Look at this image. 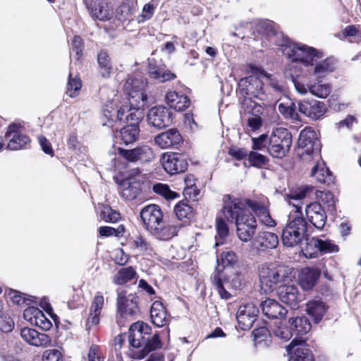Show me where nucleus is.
<instances>
[{
  "label": "nucleus",
  "instance_id": "obj_1",
  "mask_svg": "<svg viewBox=\"0 0 361 361\" xmlns=\"http://www.w3.org/2000/svg\"><path fill=\"white\" fill-rule=\"evenodd\" d=\"M223 200L221 211L224 218L227 221L235 224L237 235L243 242L251 240L257 228L255 217L247 210V207L255 213L262 224L271 227L275 226V221L269 214V202L266 197L245 199L227 195Z\"/></svg>",
  "mask_w": 361,
  "mask_h": 361
},
{
  "label": "nucleus",
  "instance_id": "obj_2",
  "mask_svg": "<svg viewBox=\"0 0 361 361\" xmlns=\"http://www.w3.org/2000/svg\"><path fill=\"white\" fill-rule=\"evenodd\" d=\"M312 187L305 185L288 195L289 204L293 207L295 215L290 214L289 220L282 231L281 240L286 247H295L307 235V223L301 212L300 201L312 191Z\"/></svg>",
  "mask_w": 361,
  "mask_h": 361
},
{
  "label": "nucleus",
  "instance_id": "obj_3",
  "mask_svg": "<svg viewBox=\"0 0 361 361\" xmlns=\"http://www.w3.org/2000/svg\"><path fill=\"white\" fill-rule=\"evenodd\" d=\"M146 86L147 81L141 76L130 78L126 81L124 90L128 94L130 106H123L117 111V120L138 126L144 118V108L147 104Z\"/></svg>",
  "mask_w": 361,
  "mask_h": 361
},
{
  "label": "nucleus",
  "instance_id": "obj_4",
  "mask_svg": "<svg viewBox=\"0 0 361 361\" xmlns=\"http://www.w3.org/2000/svg\"><path fill=\"white\" fill-rule=\"evenodd\" d=\"M140 216L145 229L159 240L171 239L177 235L183 226L180 223L165 225L160 207L154 204L144 207L140 212Z\"/></svg>",
  "mask_w": 361,
  "mask_h": 361
},
{
  "label": "nucleus",
  "instance_id": "obj_5",
  "mask_svg": "<svg viewBox=\"0 0 361 361\" xmlns=\"http://www.w3.org/2000/svg\"><path fill=\"white\" fill-rule=\"evenodd\" d=\"M258 277L261 289L271 292L280 284L292 281L290 269L274 262H264L258 266Z\"/></svg>",
  "mask_w": 361,
  "mask_h": 361
},
{
  "label": "nucleus",
  "instance_id": "obj_6",
  "mask_svg": "<svg viewBox=\"0 0 361 361\" xmlns=\"http://www.w3.org/2000/svg\"><path fill=\"white\" fill-rule=\"evenodd\" d=\"M139 298L136 294H127L126 290L118 291L116 322L120 326H124L128 322L135 319L140 313Z\"/></svg>",
  "mask_w": 361,
  "mask_h": 361
},
{
  "label": "nucleus",
  "instance_id": "obj_7",
  "mask_svg": "<svg viewBox=\"0 0 361 361\" xmlns=\"http://www.w3.org/2000/svg\"><path fill=\"white\" fill-rule=\"evenodd\" d=\"M321 144L316 132L310 127L301 130L298 138V154L304 162L320 159Z\"/></svg>",
  "mask_w": 361,
  "mask_h": 361
},
{
  "label": "nucleus",
  "instance_id": "obj_8",
  "mask_svg": "<svg viewBox=\"0 0 361 361\" xmlns=\"http://www.w3.org/2000/svg\"><path fill=\"white\" fill-rule=\"evenodd\" d=\"M292 145V135L285 128L273 129L269 137L267 151L269 154L277 159H283L290 151Z\"/></svg>",
  "mask_w": 361,
  "mask_h": 361
},
{
  "label": "nucleus",
  "instance_id": "obj_9",
  "mask_svg": "<svg viewBox=\"0 0 361 361\" xmlns=\"http://www.w3.org/2000/svg\"><path fill=\"white\" fill-rule=\"evenodd\" d=\"M238 93L244 96V99L253 98L262 102V105H266L265 102L271 99L267 92L262 81L255 75H250L243 78L238 82Z\"/></svg>",
  "mask_w": 361,
  "mask_h": 361
},
{
  "label": "nucleus",
  "instance_id": "obj_10",
  "mask_svg": "<svg viewBox=\"0 0 361 361\" xmlns=\"http://www.w3.org/2000/svg\"><path fill=\"white\" fill-rule=\"evenodd\" d=\"M283 52L293 62L300 61L305 65H314L323 57L321 52L303 44H292L283 47Z\"/></svg>",
  "mask_w": 361,
  "mask_h": 361
},
{
  "label": "nucleus",
  "instance_id": "obj_11",
  "mask_svg": "<svg viewBox=\"0 0 361 361\" xmlns=\"http://www.w3.org/2000/svg\"><path fill=\"white\" fill-rule=\"evenodd\" d=\"M237 260L236 255L232 251L224 252L221 254V264H220L219 260L217 259L218 265L212 276V281L221 298L228 299L231 298V294L224 287L221 273L226 267L234 264L237 262Z\"/></svg>",
  "mask_w": 361,
  "mask_h": 361
},
{
  "label": "nucleus",
  "instance_id": "obj_12",
  "mask_svg": "<svg viewBox=\"0 0 361 361\" xmlns=\"http://www.w3.org/2000/svg\"><path fill=\"white\" fill-rule=\"evenodd\" d=\"M285 74L286 76H290L296 91L302 95L310 92L312 94L317 97L326 98L331 92L330 85L323 82L321 80L317 79L314 82L310 81L305 85L295 79L291 74H289L287 69L285 71Z\"/></svg>",
  "mask_w": 361,
  "mask_h": 361
},
{
  "label": "nucleus",
  "instance_id": "obj_13",
  "mask_svg": "<svg viewBox=\"0 0 361 361\" xmlns=\"http://www.w3.org/2000/svg\"><path fill=\"white\" fill-rule=\"evenodd\" d=\"M338 250V246L331 240L311 238H306V245L302 249V252L306 258H314L319 252H334Z\"/></svg>",
  "mask_w": 361,
  "mask_h": 361
},
{
  "label": "nucleus",
  "instance_id": "obj_14",
  "mask_svg": "<svg viewBox=\"0 0 361 361\" xmlns=\"http://www.w3.org/2000/svg\"><path fill=\"white\" fill-rule=\"evenodd\" d=\"M162 165L164 170L171 175L185 171L188 166L184 154L172 152L163 154Z\"/></svg>",
  "mask_w": 361,
  "mask_h": 361
},
{
  "label": "nucleus",
  "instance_id": "obj_15",
  "mask_svg": "<svg viewBox=\"0 0 361 361\" xmlns=\"http://www.w3.org/2000/svg\"><path fill=\"white\" fill-rule=\"evenodd\" d=\"M147 121L150 126L156 128H164L172 123V113L165 106H154L147 114Z\"/></svg>",
  "mask_w": 361,
  "mask_h": 361
},
{
  "label": "nucleus",
  "instance_id": "obj_16",
  "mask_svg": "<svg viewBox=\"0 0 361 361\" xmlns=\"http://www.w3.org/2000/svg\"><path fill=\"white\" fill-rule=\"evenodd\" d=\"M241 104L246 112L252 114L247 120V126L252 131L259 129L262 125V120L260 115L262 114L264 111V105H262L251 100L250 98L243 99L241 102Z\"/></svg>",
  "mask_w": 361,
  "mask_h": 361
},
{
  "label": "nucleus",
  "instance_id": "obj_17",
  "mask_svg": "<svg viewBox=\"0 0 361 361\" xmlns=\"http://www.w3.org/2000/svg\"><path fill=\"white\" fill-rule=\"evenodd\" d=\"M289 323L290 324L293 334L296 337L286 347L288 351L290 347H295L299 343H305V340L303 339L302 336L307 334L312 327L309 319L305 316L292 317L289 319Z\"/></svg>",
  "mask_w": 361,
  "mask_h": 361
},
{
  "label": "nucleus",
  "instance_id": "obj_18",
  "mask_svg": "<svg viewBox=\"0 0 361 361\" xmlns=\"http://www.w3.org/2000/svg\"><path fill=\"white\" fill-rule=\"evenodd\" d=\"M151 327L143 322H137L130 325L128 341L130 346L138 348L146 343L147 336L151 334Z\"/></svg>",
  "mask_w": 361,
  "mask_h": 361
},
{
  "label": "nucleus",
  "instance_id": "obj_19",
  "mask_svg": "<svg viewBox=\"0 0 361 361\" xmlns=\"http://www.w3.org/2000/svg\"><path fill=\"white\" fill-rule=\"evenodd\" d=\"M259 314L258 307L252 302L240 305L236 314L239 326L243 330L250 329Z\"/></svg>",
  "mask_w": 361,
  "mask_h": 361
},
{
  "label": "nucleus",
  "instance_id": "obj_20",
  "mask_svg": "<svg viewBox=\"0 0 361 361\" xmlns=\"http://www.w3.org/2000/svg\"><path fill=\"white\" fill-rule=\"evenodd\" d=\"M21 126L13 123L8 127L6 137L8 140L7 148L11 150H18L25 147L30 142V138L21 133Z\"/></svg>",
  "mask_w": 361,
  "mask_h": 361
},
{
  "label": "nucleus",
  "instance_id": "obj_21",
  "mask_svg": "<svg viewBox=\"0 0 361 361\" xmlns=\"http://www.w3.org/2000/svg\"><path fill=\"white\" fill-rule=\"evenodd\" d=\"M120 154L132 162H149L154 159L152 149L147 145H142L132 149H120Z\"/></svg>",
  "mask_w": 361,
  "mask_h": 361
},
{
  "label": "nucleus",
  "instance_id": "obj_22",
  "mask_svg": "<svg viewBox=\"0 0 361 361\" xmlns=\"http://www.w3.org/2000/svg\"><path fill=\"white\" fill-rule=\"evenodd\" d=\"M277 295L279 299L292 308L298 307V303L302 300V297L298 293V290L294 285L282 283L278 286Z\"/></svg>",
  "mask_w": 361,
  "mask_h": 361
},
{
  "label": "nucleus",
  "instance_id": "obj_23",
  "mask_svg": "<svg viewBox=\"0 0 361 361\" xmlns=\"http://www.w3.org/2000/svg\"><path fill=\"white\" fill-rule=\"evenodd\" d=\"M298 109L300 113L306 116L317 120L326 112V106L324 102L317 100H302L298 104Z\"/></svg>",
  "mask_w": 361,
  "mask_h": 361
},
{
  "label": "nucleus",
  "instance_id": "obj_24",
  "mask_svg": "<svg viewBox=\"0 0 361 361\" xmlns=\"http://www.w3.org/2000/svg\"><path fill=\"white\" fill-rule=\"evenodd\" d=\"M305 213L307 219L312 225L318 229H322L326 221V214L318 202H312L306 206Z\"/></svg>",
  "mask_w": 361,
  "mask_h": 361
},
{
  "label": "nucleus",
  "instance_id": "obj_25",
  "mask_svg": "<svg viewBox=\"0 0 361 361\" xmlns=\"http://www.w3.org/2000/svg\"><path fill=\"white\" fill-rule=\"evenodd\" d=\"M91 16L99 20H108L113 16V8L106 1L92 0L91 5H86Z\"/></svg>",
  "mask_w": 361,
  "mask_h": 361
},
{
  "label": "nucleus",
  "instance_id": "obj_26",
  "mask_svg": "<svg viewBox=\"0 0 361 361\" xmlns=\"http://www.w3.org/2000/svg\"><path fill=\"white\" fill-rule=\"evenodd\" d=\"M20 336L30 345L37 347H46L51 343V338L47 334L39 333L35 329L28 327L21 329Z\"/></svg>",
  "mask_w": 361,
  "mask_h": 361
},
{
  "label": "nucleus",
  "instance_id": "obj_27",
  "mask_svg": "<svg viewBox=\"0 0 361 361\" xmlns=\"http://www.w3.org/2000/svg\"><path fill=\"white\" fill-rule=\"evenodd\" d=\"M278 244V235L269 231L259 232L253 240V245L259 251L276 248Z\"/></svg>",
  "mask_w": 361,
  "mask_h": 361
},
{
  "label": "nucleus",
  "instance_id": "obj_28",
  "mask_svg": "<svg viewBox=\"0 0 361 361\" xmlns=\"http://www.w3.org/2000/svg\"><path fill=\"white\" fill-rule=\"evenodd\" d=\"M140 192V183L139 179L133 177L123 180L119 184V192L121 196L126 200H135Z\"/></svg>",
  "mask_w": 361,
  "mask_h": 361
},
{
  "label": "nucleus",
  "instance_id": "obj_29",
  "mask_svg": "<svg viewBox=\"0 0 361 361\" xmlns=\"http://www.w3.org/2000/svg\"><path fill=\"white\" fill-rule=\"evenodd\" d=\"M154 141L161 148L166 149L180 143L182 136L177 129L171 128L157 135Z\"/></svg>",
  "mask_w": 361,
  "mask_h": 361
},
{
  "label": "nucleus",
  "instance_id": "obj_30",
  "mask_svg": "<svg viewBox=\"0 0 361 361\" xmlns=\"http://www.w3.org/2000/svg\"><path fill=\"white\" fill-rule=\"evenodd\" d=\"M261 307L263 314L269 319H282L287 314V310L277 301L267 299L262 302Z\"/></svg>",
  "mask_w": 361,
  "mask_h": 361
},
{
  "label": "nucleus",
  "instance_id": "obj_31",
  "mask_svg": "<svg viewBox=\"0 0 361 361\" xmlns=\"http://www.w3.org/2000/svg\"><path fill=\"white\" fill-rule=\"evenodd\" d=\"M310 162L314 164L311 171V176L314 177L320 183L329 184L333 182L332 174L322 160L321 157L320 159H311L309 163Z\"/></svg>",
  "mask_w": 361,
  "mask_h": 361
},
{
  "label": "nucleus",
  "instance_id": "obj_32",
  "mask_svg": "<svg viewBox=\"0 0 361 361\" xmlns=\"http://www.w3.org/2000/svg\"><path fill=\"white\" fill-rule=\"evenodd\" d=\"M320 276V271L317 268H303L299 276V283L304 290H310L316 284Z\"/></svg>",
  "mask_w": 361,
  "mask_h": 361
},
{
  "label": "nucleus",
  "instance_id": "obj_33",
  "mask_svg": "<svg viewBox=\"0 0 361 361\" xmlns=\"http://www.w3.org/2000/svg\"><path fill=\"white\" fill-rule=\"evenodd\" d=\"M150 316L152 323L158 326L162 327L169 322V317L163 304L159 301L152 303L150 310Z\"/></svg>",
  "mask_w": 361,
  "mask_h": 361
},
{
  "label": "nucleus",
  "instance_id": "obj_34",
  "mask_svg": "<svg viewBox=\"0 0 361 361\" xmlns=\"http://www.w3.org/2000/svg\"><path fill=\"white\" fill-rule=\"evenodd\" d=\"M140 134L139 126L136 124H128L116 132L115 137L120 139L125 145H128L135 142Z\"/></svg>",
  "mask_w": 361,
  "mask_h": 361
},
{
  "label": "nucleus",
  "instance_id": "obj_35",
  "mask_svg": "<svg viewBox=\"0 0 361 361\" xmlns=\"http://www.w3.org/2000/svg\"><path fill=\"white\" fill-rule=\"evenodd\" d=\"M166 102L171 108L178 111H184L190 105L189 98L184 94H179L176 91H170L166 94Z\"/></svg>",
  "mask_w": 361,
  "mask_h": 361
},
{
  "label": "nucleus",
  "instance_id": "obj_36",
  "mask_svg": "<svg viewBox=\"0 0 361 361\" xmlns=\"http://www.w3.org/2000/svg\"><path fill=\"white\" fill-rule=\"evenodd\" d=\"M148 73L152 79L157 80L160 82H164L176 78L174 73L166 71L163 67L158 66L154 62V59H149Z\"/></svg>",
  "mask_w": 361,
  "mask_h": 361
},
{
  "label": "nucleus",
  "instance_id": "obj_37",
  "mask_svg": "<svg viewBox=\"0 0 361 361\" xmlns=\"http://www.w3.org/2000/svg\"><path fill=\"white\" fill-rule=\"evenodd\" d=\"M298 343L295 347H290L288 353L290 354V361H313L314 356L312 351L302 345Z\"/></svg>",
  "mask_w": 361,
  "mask_h": 361
},
{
  "label": "nucleus",
  "instance_id": "obj_38",
  "mask_svg": "<svg viewBox=\"0 0 361 361\" xmlns=\"http://www.w3.org/2000/svg\"><path fill=\"white\" fill-rule=\"evenodd\" d=\"M104 299L101 293H97L92 300L90 313L87 319L88 324L96 325L99 322V315L104 306Z\"/></svg>",
  "mask_w": 361,
  "mask_h": 361
},
{
  "label": "nucleus",
  "instance_id": "obj_39",
  "mask_svg": "<svg viewBox=\"0 0 361 361\" xmlns=\"http://www.w3.org/2000/svg\"><path fill=\"white\" fill-rule=\"evenodd\" d=\"M326 310V305L321 300H311L306 305V312L315 323L322 320Z\"/></svg>",
  "mask_w": 361,
  "mask_h": 361
},
{
  "label": "nucleus",
  "instance_id": "obj_40",
  "mask_svg": "<svg viewBox=\"0 0 361 361\" xmlns=\"http://www.w3.org/2000/svg\"><path fill=\"white\" fill-rule=\"evenodd\" d=\"M137 11V5L132 1L122 3L116 10V16L121 20H130Z\"/></svg>",
  "mask_w": 361,
  "mask_h": 361
},
{
  "label": "nucleus",
  "instance_id": "obj_41",
  "mask_svg": "<svg viewBox=\"0 0 361 361\" xmlns=\"http://www.w3.org/2000/svg\"><path fill=\"white\" fill-rule=\"evenodd\" d=\"M222 215H224L222 214ZM226 220L224 218V216H220L216 219V235L215 236V244L214 246L217 247L220 245L224 244L226 238L228 235V226L227 224L225 222Z\"/></svg>",
  "mask_w": 361,
  "mask_h": 361
},
{
  "label": "nucleus",
  "instance_id": "obj_42",
  "mask_svg": "<svg viewBox=\"0 0 361 361\" xmlns=\"http://www.w3.org/2000/svg\"><path fill=\"white\" fill-rule=\"evenodd\" d=\"M161 347V342L159 334H156L149 338L147 336L146 343L144 345V348L138 353L137 358L142 359L150 352L157 350Z\"/></svg>",
  "mask_w": 361,
  "mask_h": 361
},
{
  "label": "nucleus",
  "instance_id": "obj_43",
  "mask_svg": "<svg viewBox=\"0 0 361 361\" xmlns=\"http://www.w3.org/2000/svg\"><path fill=\"white\" fill-rule=\"evenodd\" d=\"M278 109L285 118L299 120V115L296 111V106L293 102L288 100L287 102L279 103Z\"/></svg>",
  "mask_w": 361,
  "mask_h": 361
},
{
  "label": "nucleus",
  "instance_id": "obj_44",
  "mask_svg": "<svg viewBox=\"0 0 361 361\" xmlns=\"http://www.w3.org/2000/svg\"><path fill=\"white\" fill-rule=\"evenodd\" d=\"M132 247L140 253H149L152 251L150 243L142 235H136L130 238Z\"/></svg>",
  "mask_w": 361,
  "mask_h": 361
},
{
  "label": "nucleus",
  "instance_id": "obj_45",
  "mask_svg": "<svg viewBox=\"0 0 361 361\" xmlns=\"http://www.w3.org/2000/svg\"><path fill=\"white\" fill-rule=\"evenodd\" d=\"M136 272L132 267L121 269L114 277V283L118 285H123L133 279Z\"/></svg>",
  "mask_w": 361,
  "mask_h": 361
},
{
  "label": "nucleus",
  "instance_id": "obj_46",
  "mask_svg": "<svg viewBox=\"0 0 361 361\" xmlns=\"http://www.w3.org/2000/svg\"><path fill=\"white\" fill-rule=\"evenodd\" d=\"M82 87L80 79L75 75L73 77L71 73H69L68 81L67 84L66 94L71 97H76Z\"/></svg>",
  "mask_w": 361,
  "mask_h": 361
},
{
  "label": "nucleus",
  "instance_id": "obj_47",
  "mask_svg": "<svg viewBox=\"0 0 361 361\" xmlns=\"http://www.w3.org/2000/svg\"><path fill=\"white\" fill-rule=\"evenodd\" d=\"M333 71L334 66L331 61L329 59H325L316 64L314 73L319 78Z\"/></svg>",
  "mask_w": 361,
  "mask_h": 361
},
{
  "label": "nucleus",
  "instance_id": "obj_48",
  "mask_svg": "<svg viewBox=\"0 0 361 361\" xmlns=\"http://www.w3.org/2000/svg\"><path fill=\"white\" fill-rule=\"evenodd\" d=\"M153 191L167 200H173L178 197L176 192L172 191L166 184L156 183L153 185Z\"/></svg>",
  "mask_w": 361,
  "mask_h": 361
},
{
  "label": "nucleus",
  "instance_id": "obj_49",
  "mask_svg": "<svg viewBox=\"0 0 361 361\" xmlns=\"http://www.w3.org/2000/svg\"><path fill=\"white\" fill-rule=\"evenodd\" d=\"M226 283H228L234 289H240L245 284V281L242 273L235 272L228 277Z\"/></svg>",
  "mask_w": 361,
  "mask_h": 361
},
{
  "label": "nucleus",
  "instance_id": "obj_50",
  "mask_svg": "<svg viewBox=\"0 0 361 361\" xmlns=\"http://www.w3.org/2000/svg\"><path fill=\"white\" fill-rule=\"evenodd\" d=\"M269 85L273 94H275V99L286 94V88L282 81L269 77Z\"/></svg>",
  "mask_w": 361,
  "mask_h": 361
},
{
  "label": "nucleus",
  "instance_id": "obj_51",
  "mask_svg": "<svg viewBox=\"0 0 361 361\" xmlns=\"http://www.w3.org/2000/svg\"><path fill=\"white\" fill-rule=\"evenodd\" d=\"M174 212L179 220H183L189 217L192 208L188 204L180 202L175 206Z\"/></svg>",
  "mask_w": 361,
  "mask_h": 361
},
{
  "label": "nucleus",
  "instance_id": "obj_52",
  "mask_svg": "<svg viewBox=\"0 0 361 361\" xmlns=\"http://www.w3.org/2000/svg\"><path fill=\"white\" fill-rule=\"evenodd\" d=\"M248 161L251 165L257 167H261L267 164L268 159L267 157L259 153L250 152L248 154Z\"/></svg>",
  "mask_w": 361,
  "mask_h": 361
},
{
  "label": "nucleus",
  "instance_id": "obj_53",
  "mask_svg": "<svg viewBox=\"0 0 361 361\" xmlns=\"http://www.w3.org/2000/svg\"><path fill=\"white\" fill-rule=\"evenodd\" d=\"M100 216L106 222L109 223H116L121 218V215L118 212L109 207H105L104 210L101 212Z\"/></svg>",
  "mask_w": 361,
  "mask_h": 361
},
{
  "label": "nucleus",
  "instance_id": "obj_54",
  "mask_svg": "<svg viewBox=\"0 0 361 361\" xmlns=\"http://www.w3.org/2000/svg\"><path fill=\"white\" fill-rule=\"evenodd\" d=\"M272 331L276 337L285 341L289 340L293 335L292 330L283 325L281 322H280V325L276 326Z\"/></svg>",
  "mask_w": 361,
  "mask_h": 361
},
{
  "label": "nucleus",
  "instance_id": "obj_55",
  "mask_svg": "<svg viewBox=\"0 0 361 361\" xmlns=\"http://www.w3.org/2000/svg\"><path fill=\"white\" fill-rule=\"evenodd\" d=\"M97 61L101 69L103 70L102 74L104 75L105 74L109 73L111 67L110 65V59L106 52H99L97 57Z\"/></svg>",
  "mask_w": 361,
  "mask_h": 361
},
{
  "label": "nucleus",
  "instance_id": "obj_56",
  "mask_svg": "<svg viewBox=\"0 0 361 361\" xmlns=\"http://www.w3.org/2000/svg\"><path fill=\"white\" fill-rule=\"evenodd\" d=\"M83 47L82 39L80 36H75L71 43V55L75 52L76 59L79 60L82 55Z\"/></svg>",
  "mask_w": 361,
  "mask_h": 361
},
{
  "label": "nucleus",
  "instance_id": "obj_57",
  "mask_svg": "<svg viewBox=\"0 0 361 361\" xmlns=\"http://www.w3.org/2000/svg\"><path fill=\"white\" fill-rule=\"evenodd\" d=\"M252 149L255 150H263L268 148L269 139L267 134H262L257 137L252 138Z\"/></svg>",
  "mask_w": 361,
  "mask_h": 361
},
{
  "label": "nucleus",
  "instance_id": "obj_58",
  "mask_svg": "<svg viewBox=\"0 0 361 361\" xmlns=\"http://www.w3.org/2000/svg\"><path fill=\"white\" fill-rule=\"evenodd\" d=\"M32 325H35L42 329L47 331L51 329L52 323L46 317L43 312L39 310L37 319L34 321V324Z\"/></svg>",
  "mask_w": 361,
  "mask_h": 361
},
{
  "label": "nucleus",
  "instance_id": "obj_59",
  "mask_svg": "<svg viewBox=\"0 0 361 361\" xmlns=\"http://www.w3.org/2000/svg\"><path fill=\"white\" fill-rule=\"evenodd\" d=\"M44 361H64L61 353L57 349L46 350L42 355Z\"/></svg>",
  "mask_w": 361,
  "mask_h": 361
},
{
  "label": "nucleus",
  "instance_id": "obj_60",
  "mask_svg": "<svg viewBox=\"0 0 361 361\" xmlns=\"http://www.w3.org/2000/svg\"><path fill=\"white\" fill-rule=\"evenodd\" d=\"M321 202L325 204L329 210H334L335 209V200L334 195L330 192H320L318 195Z\"/></svg>",
  "mask_w": 361,
  "mask_h": 361
},
{
  "label": "nucleus",
  "instance_id": "obj_61",
  "mask_svg": "<svg viewBox=\"0 0 361 361\" xmlns=\"http://www.w3.org/2000/svg\"><path fill=\"white\" fill-rule=\"evenodd\" d=\"M154 12V6L152 3L146 4L142 11V13L137 17L139 23L150 19Z\"/></svg>",
  "mask_w": 361,
  "mask_h": 361
},
{
  "label": "nucleus",
  "instance_id": "obj_62",
  "mask_svg": "<svg viewBox=\"0 0 361 361\" xmlns=\"http://www.w3.org/2000/svg\"><path fill=\"white\" fill-rule=\"evenodd\" d=\"M343 35L352 37L350 39L351 42H358L361 39V34L354 25L346 27L343 30Z\"/></svg>",
  "mask_w": 361,
  "mask_h": 361
},
{
  "label": "nucleus",
  "instance_id": "obj_63",
  "mask_svg": "<svg viewBox=\"0 0 361 361\" xmlns=\"http://www.w3.org/2000/svg\"><path fill=\"white\" fill-rule=\"evenodd\" d=\"M13 327L14 322L10 317L4 314L0 315V330L4 332H9Z\"/></svg>",
  "mask_w": 361,
  "mask_h": 361
},
{
  "label": "nucleus",
  "instance_id": "obj_64",
  "mask_svg": "<svg viewBox=\"0 0 361 361\" xmlns=\"http://www.w3.org/2000/svg\"><path fill=\"white\" fill-rule=\"evenodd\" d=\"M252 334L256 345H259L261 343V342L265 341L266 338H267L269 335V332L266 327H259L255 329Z\"/></svg>",
  "mask_w": 361,
  "mask_h": 361
}]
</instances>
